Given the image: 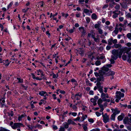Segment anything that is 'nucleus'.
Returning a JSON list of instances; mask_svg holds the SVG:
<instances>
[{"instance_id":"f257e3e1","label":"nucleus","mask_w":131,"mask_h":131,"mask_svg":"<svg viewBox=\"0 0 131 131\" xmlns=\"http://www.w3.org/2000/svg\"><path fill=\"white\" fill-rule=\"evenodd\" d=\"M102 69L103 70V72H100V74L101 75H103V76H109L111 75L113 76L115 74V72L113 71H109L108 72H107L108 70V68L104 66L102 68Z\"/></svg>"},{"instance_id":"f03ea898","label":"nucleus","mask_w":131,"mask_h":131,"mask_svg":"<svg viewBox=\"0 0 131 131\" xmlns=\"http://www.w3.org/2000/svg\"><path fill=\"white\" fill-rule=\"evenodd\" d=\"M101 72H103V70L102 69V70H99V72H95V75L96 77L99 76V77L96 78V79L98 81H103L104 80L103 75H101L100 74Z\"/></svg>"},{"instance_id":"7ed1b4c3","label":"nucleus","mask_w":131,"mask_h":131,"mask_svg":"<svg viewBox=\"0 0 131 131\" xmlns=\"http://www.w3.org/2000/svg\"><path fill=\"white\" fill-rule=\"evenodd\" d=\"M112 55L111 58L115 60H116L118 58V50L114 49L112 51Z\"/></svg>"},{"instance_id":"20e7f679","label":"nucleus","mask_w":131,"mask_h":131,"mask_svg":"<svg viewBox=\"0 0 131 131\" xmlns=\"http://www.w3.org/2000/svg\"><path fill=\"white\" fill-rule=\"evenodd\" d=\"M102 117L103 118V121L104 123H106L109 121V116L106 113L104 115H103Z\"/></svg>"},{"instance_id":"39448f33","label":"nucleus","mask_w":131,"mask_h":131,"mask_svg":"<svg viewBox=\"0 0 131 131\" xmlns=\"http://www.w3.org/2000/svg\"><path fill=\"white\" fill-rule=\"evenodd\" d=\"M116 97L119 100H120L121 97H123L124 96V94L121 93L120 91H117L116 92Z\"/></svg>"},{"instance_id":"423d86ee","label":"nucleus","mask_w":131,"mask_h":131,"mask_svg":"<svg viewBox=\"0 0 131 131\" xmlns=\"http://www.w3.org/2000/svg\"><path fill=\"white\" fill-rule=\"evenodd\" d=\"M21 126L24 127L23 124L21 123H15L13 124V126L12 127V128L15 129L17 128L20 127Z\"/></svg>"},{"instance_id":"0eeeda50","label":"nucleus","mask_w":131,"mask_h":131,"mask_svg":"<svg viewBox=\"0 0 131 131\" xmlns=\"http://www.w3.org/2000/svg\"><path fill=\"white\" fill-rule=\"evenodd\" d=\"M82 96V93L80 92L77 93L75 95L74 97H72V99H73L74 97H75L76 99V100H80V99L81 98Z\"/></svg>"},{"instance_id":"6e6552de","label":"nucleus","mask_w":131,"mask_h":131,"mask_svg":"<svg viewBox=\"0 0 131 131\" xmlns=\"http://www.w3.org/2000/svg\"><path fill=\"white\" fill-rule=\"evenodd\" d=\"M80 31L82 33V35L85 36V31L84 29V27H81L79 28Z\"/></svg>"},{"instance_id":"1a4fd4ad","label":"nucleus","mask_w":131,"mask_h":131,"mask_svg":"<svg viewBox=\"0 0 131 131\" xmlns=\"http://www.w3.org/2000/svg\"><path fill=\"white\" fill-rule=\"evenodd\" d=\"M111 110L112 111V112H113V114L115 115H116V114L119 113H120V111H118L117 108H116L115 109H111Z\"/></svg>"},{"instance_id":"9d476101","label":"nucleus","mask_w":131,"mask_h":131,"mask_svg":"<svg viewBox=\"0 0 131 131\" xmlns=\"http://www.w3.org/2000/svg\"><path fill=\"white\" fill-rule=\"evenodd\" d=\"M67 123L69 125L71 124H72L73 125H75L76 124L74 121L72 120L71 119H69L67 121Z\"/></svg>"},{"instance_id":"9b49d317","label":"nucleus","mask_w":131,"mask_h":131,"mask_svg":"<svg viewBox=\"0 0 131 131\" xmlns=\"http://www.w3.org/2000/svg\"><path fill=\"white\" fill-rule=\"evenodd\" d=\"M131 50V48H124V50L125 51V53H126L127 54H128V53Z\"/></svg>"},{"instance_id":"f8f14e48","label":"nucleus","mask_w":131,"mask_h":131,"mask_svg":"<svg viewBox=\"0 0 131 131\" xmlns=\"http://www.w3.org/2000/svg\"><path fill=\"white\" fill-rule=\"evenodd\" d=\"M124 115L123 114H122L121 115L119 116L118 117V120L120 121L122 120L123 119V118L124 117Z\"/></svg>"},{"instance_id":"ddd939ff","label":"nucleus","mask_w":131,"mask_h":131,"mask_svg":"<svg viewBox=\"0 0 131 131\" xmlns=\"http://www.w3.org/2000/svg\"><path fill=\"white\" fill-rule=\"evenodd\" d=\"M39 94L41 96H45L47 95L46 92L44 91L39 92Z\"/></svg>"},{"instance_id":"4468645a","label":"nucleus","mask_w":131,"mask_h":131,"mask_svg":"<svg viewBox=\"0 0 131 131\" xmlns=\"http://www.w3.org/2000/svg\"><path fill=\"white\" fill-rule=\"evenodd\" d=\"M124 123L125 124H126L127 123H128V117H125L123 120Z\"/></svg>"},{"instance_id":"2eb2a0df","label":"nucleus","mask_w":131,"mask_h":131,"mask_svg":"<svg viewBox=\"0 0 131 131\" xmlns=\"http://www.w3.org/2000/svg\"><path fill=\"white\" fill-rule=\"evenodd\" d=\"M120 4L122 7L124 8H126L127 7V4L125 3H123L122 4L120 3Z\"/></svg>"},{"instance_id":"dca6fc26","label":"nucleus","mask_w":131,"mask_h":131,"mask_svg":"<svg viewBox=\"0 0 131 131\" xmlns=\"http://www.w3.org/2000/svg\"><path fill=\"white\" fill-rule=\"evenodd\" d=\"M114 46L115 48H121L122 47L121 45L119 44H116L114 45Z\"/></svg>"},{"instance_id":"f3484780","label":"nucleus","mask_w":131,"mask_h":131,"mask_svg":"<svg viewBox=\"0 0 131 131\" xmlns=\"http://www.w3.org/2000/svg\"><path fill=\"white\" fill-rule=\"evenodd\" d=\"M106 97L107 98H108V95L107 94H105L104 93H102L101 95V97Z\"/></svg>"},{"instance_id":"a211bd4d","label":"nucleus","mask_w":131,"mask_h":131,"mask_svg":"<svg viewBox=\"0 0 131 131\" xmlns=\"http://www.w3.org/2000/svg\"><path fill=\"white\" fill-rule=\"evenodd\" d=\"M63 126L65 128H67L69 127V124L67 122H65L63 124Z\"/></svg>"},{"instance_id":"6ab92c4d","label":"nucleus","mask_w":131,"mask_h":131,"mask_svg":"<svg viewBox=\"0 0 131 131\" xmlns=\"http://www.w3.org/2000/svg\"><path fill=\"white\" fill-rule=\"evenodd\" d=\"M92 18L93 19H96L97 18V16L95 14H92L91 16Z\"/></svg>"},{"instance_id":"aec40b11","label":"nucleus","mask_w":131,"mask_h":131,"mask_svg":"<svg viewBox=\"0 0 131 131\" xmlns=\"http://www.w3.org/2000/svg\"><path fill=\"white\" fill-rule=\"evenodd\" d=\"M105 57L104 56H102L100 57L98 56L96 58V59L98 60L99 59H104Z\"/></svg>"},{"instance_id":"412c9836","label":"nucleus","mask_w":131,"mask_h":131,"mask_svg":"<svg viewBox=\"0 0 131 131\" xmlns=\"http://www.w3.org/2000/svg\"><path fill=\"white\" fill-rule=\"evenodd\" d=\"M116 5L115 7V8L116 9L119 10L120 8V6L119 4H118L116 3V4H115Z\"/></svg>"},{"instance_id":"4be33fe9","label":"nucleus","mask_w":131,"mask_h":131,"mask_svg":"<svg viewBox=\"0 0 131 131\" xmlns=\"http://www.w3.org/2000/svg\"><path fill=\"white\" fill-rule=\"evenodd\" d=\"M115 115L112 114L110 118L112 120L114 121L115 120Z\"/></svg>"},{"instance_id":"5701e85b","label":"nucleus","mask_w":131,"mask_h":131,"mask_svg":"<svg viewBox=\"0 0 131 131\" xmlns=\"http://www.w3.org/2000/svg\"><path fill=\"white\" fill-rule=\"evenodd\" d=\"M95 64L97 66H99L101 64V62L100 61L97 60L95 62Z\"/></svg>"},{"instance_id":"b1692460","label":"nucleus","mask_w":131,"mask_h":131,"mask_svg":"<svg viewBox=\"0 0 131 131\" xmlns=\"http://www.w3.org/2000/svg\"><path fill=\"white\" fill-rule=\"evenodd\" d=\"M128 57L129 59L128 60V61L129 62H131V59L130 58H131V51L128 54Z\"/></svg>"},{"instance_id":"393cba45","label":"nucleus","mask_w":131,"mask_h":131,"mask_svg":"<svg viewBox=\"0 0 131 131\" xmlns=\"http://www.w3.org/2000/svg\"><path fill=\"white\" fill-rule=\"evenodd\" d=\"M102 101H103L101 99H99L97 101V103L99 105L100 104H101L102 103Z\"/></svg>"},{"instance_id":"a878e982","label":"nucleus","mask_w":131,"mask_h":131,"mask_svg":"<svg viewBox=\"0 0 131 131\" xmlns=\"http://www.w3.org/2000/svg\"><path fill=\"white\" fill-rule=\"evenodd\" d=\"M40 19H46L45 16L44 14L41 15L40 16Z\"/></svg>"},{"instance_id":"bb28decb","label":"nucleus","mask_w":131,"mask_h":131,"mask_svg":"<svg viewBox=\"0 0 131 131\" xmlns=\"http://www.w3.org/2000/svg\"><path fill=\"white\" fill-rule=\"evenodd\" d=\"M107 28H108L110 30L112 31L113 27L112 26H106Z\"/></svg>"},{"instance_id":"cd10ccee","label":"nucleus","mask_w":131,"mask_h":131,"mask_svg":"<svg viewBox=\"0 0 131 131\" xmlns=\"http://www.w3.org/2000/svg\"><path fill=\"white\" fill-rule=\"evenodd\" d=\"M75 29V28L74 27H73V29L69 30L68 31L70 33H72L73 32L74 30Z\"/></svg>"},{"instance_id":"c85d7f7f","label":"nucleus","mask_w":131,"mask_h":131,"mask_svg":"<svg viewBox=\"0 0 131 131\" xmlns=\"http://www.w3.org/2000/svg\"><path fill=\"white\" fill-rule=\"evenodd\" d=\"M98 30V31L99 34H102L103 33V30L102 29L100 28H98L97 29Z\"/></svg>"},{"instance_id":"c756f323","label":"nucleus","mask_w":131,"mask_h":131,"mask_svg":"<svg viewBox=\"0 0 131 131\" xmlns=\"http://www.w3.org/2000/svg\"><path fill=\"white\" fill-rule=\"evenodd\" d=\"M87 117V116L86 115H83L82 117V121H83Z\"/></svg>"},{"instance_id":"7c9ffc66","label":"nucleus","mask_w":131,"mask_h":131,"mask_svg":"<svg viewBox=\"0 0 131 131\" xmlns=\"http://www.w3.org/2000/svg\"><path fill=\"white\" fill-rule=\"evenodd\" d=\"M98 82L96 84V85L98 88L101 87V83L100 82V81Z\"/></svg>"},{"instance_id":"2f4dec72","label":"nucleus","mask_w":131,"mask_h":131,"mask_svg":"<svg viewBox=\"0 0 131 131\" xmlns=\"http://www.w3.org/2000/svg\"><path fill=\"white\" fill-rule=\"evenodd\" d=\"M0 131H10L9 130L6 129L2 127L0 128Z\"/></svg>"},{"instance_id":"473e14b6","label":"nucleus","mask_w":131,"mask_h":131,"mask_svg":"<svg viewBox=\"0 0 131 131\" xmlns=\"http://www.w3.org/2000/svg\"><path fill=\"white\" fill-rule=\"evenodd\" d=\"M118 29L117 28H116V27L115 28V29L114 30V32L115 33V34H117L118 32Z\"/></svg>"},{"instance_id":"72a5a7b5","label":"nucleus","mask_w":131,"mask_h":131,"mask_svg":"<svg viewBox=\"0 0 131 131\" xmlns=\"http://www.w3.org/2000/svg\"><path fill=\"white\" fill-rule=\"evenodd\" d=\"M123 51H120L118 52V56L119 58H121L122 54Z\"/></svg>"},{"instance_id":"f704fd0d","label":"nucleus","mask_w":131,"mask_h":131,"mask_svg":"<svg viewBox=\"0 0 131 131\" xmlns=\"http://www.w3.org/2000/svg\"><path fill=\"white\" fill-rule=\"evenodd\" d=\"M127 37L129 39L131 40V34L129 33L127 35Z\"/></svg>"},{"instance_id":"c9c22d12","label":"nucleus","mask_w":131,"mask_h":131,"mask_svg":"<svg viewBox=\"0 0 131 131\" xmlns=\"http://www.w3.org/2000/svg\"><path fill=\"white\" fill-rule=\"evenodd\" d=\"M72 108L75 111H76L77 109V107H76V105H72Z\"/></svg>"},{"instance_id":"e433bc0d","label":"nucleus","mask_w":131,"mask_h":131,"mask_svg":"<svg viewBox=\"0 0 131 131\" xmlns=\"http://www.w3.org/2000/svg\"><path fill=\"white\" fill-rule=\"evenodd\" d=\"M91 101L92 103L96 102L97 100L93 98H92L90 100Z\"/></svg>"},{"instance_id":"4c0bfd02","label":"nucleus","mask_w":131,"mask_h":131,"mask_svg":"<svg viewBox=\"0 0 131 131\" xmlns=\"http://www.w3.org/2000/svg\"><path fill=\"white\" fill-rule=\"evenodd\" d=\"M98 88L99 89V91L100 92L102 93H103V90L102 87L100 88Z\"/></svg>"},{"instance_id":"58836bf2","label":"nucleus","mask_w":131,"mask_h":131,"mask_svg":"<svg viewBox=\"0 0 131 131\" xmlns=\"http://www.w3.org/2000/svg\"><path fill=\"white\" fill-rule=\"evenodd\" d=\"M119 14L117 13L114 14L113 15V17L114 18H116V17H117L118 15Z\"/></svg>"},{"instance_id":"ea45409f","label":"nucleus","mask_w":131,"mask_h":131,"mask_svg":"<svg viewBox=\"0 0 131 131\" xmlns=\"http://www.w3.org/2000/svg\"><path fill=\"white\" fill-rule=\"evenodd\" d=\"M53 78H57L58 76V74H54V73H53L52 75Z\"/></svg>"},{"instance_id":"a19ab883","label":"nucleus","mask_w":131,"mask_h":131,"mask_svg":"<svg viewBox=\"0 0 131 131\" xmlns=\"http://www.w3.org/2000/svg\"><path fill=\"white\" fill-rule=\"evenodd\" d=\"M89 10L87 9H84L83 12L85 13H89Z\"/></svg>"},{"instance_id":"79ce46f5","label":"nucleus","mask_w":131,"mask_h":131,"mask_svg":"<svg viewBox=\"0 0 131 131\" xmlns=\"http://www.w3.org/2000/svg\"><path fill=\"white\" fill-rule=\"evenodd\" d=\"M37 127H38V128H42V127L41 125L38 124L36 125V126H35V128H36Z\"/></svg>"},{"instance_id":"37998d69","label":"nucleus","mask_w":131,"mask_h":131,"mask_svg":"<svg viewBox=\"0 0 131 131\" xmlns=\"http://www.w3.org/2000/svg\"><path fill=\"white\" fill-rule=\"evenodd\" d=\"M114 59L112 58L110 60V61L111 62V63L112 64H113L115 63V61L114 60Z\"/></svg>"},{"instance_id":"c03bdc74","label":"nucleus","mask_w":131,"mask_h":131,"mask_svg":"<svg viewBox=\"0 0 131 131\" xmlns=\"http://www.w3.org/2000/svg\"><path fill=\"white\" fill-rule=\"evenodd\" d=\"M17 79L18 80V83H22L23 82V80L22 79H21L20 78H17Z\"/></svg>"},{"instance_id":"a18cd8bd","label":"nucleus","mask_w":131,"mask_h":131,"mask_svg":"<svg viewBox=\"0 0 131 131\" xmlns=\"http://www.w3.org/2000/svg\"><path fill=\"white\" fill-rule=\"evenodd\" d=\"M65 129L64 127H61L60 128V129L59 131H64Z\"/></svg>"},{"instance_id":"49530a36","label":"nucleus","mask_w":131,"mask_h":131,"mask_svg":"<svg viewBox=\"0 0 131 131\" xmlns=\"http://www.w3.org/2000/svg\"><path fill=\"white\" fill-rule=\"evenodd\" d=\"M123 59L124 60H126V56L125 55H123L122 57Z\"/></svg>"},{"instance_id":"de8ad7c7","label":"nucleus","mask_w":131,"mask_h":131,"mask_svg":"<svg viewBox=\"0 0 131 131\" xmlns=\"http://www.w3.org/2000/svg\"><path fill=\"white\" fill-rule=\"evenodd\" d=\"M108 4H106L103 6V7H102V8L103 9H105L106 8H107L108 7Z\"/></svg>"},{"instance_id":"09e8293b","label":"nucleus","mask_w":131,"mask_h":131,"mask_svg":"<svg viewBox=\"0 0 131 131\" xmlns=\"http://www.w3.org/2000/svg\"><path fill=\"white\" fill-rule=\"evenodd\" d=\"M110 2V3L113 5H115V4H116V3L114 2V0H111Z\"/></svg>"},{"instance_id":"8fccbe9b","label":"nucleus","mask_w":131,"mask_h":131,"mask_svg":"<svg viewBox=\"0 0 131 131\" xmlns=\"http://www.w3.org/2000/svg\"><path fill=\"white\" fill-rule=\"evenodd\" d=\"M89 121L91 123H93L94 122V121L93 119L90 118L88 119Z\"/></svg>"},{"instance_id":"3c124183","label":"nucleus","mask_w":131,"mask_h":131,"mask_svg":"<svg viewBox=\"0 0 131 131\" xmlns=\"http://www.w3.org/2000/svg\"><path fill=\"white\" fill-rule=\"evenodd\" d=\"M100 26H99V25H98L97 24H95L94 25V27L95 28H99Z\"/></svg>"},{"instance_id":"603ef678","label":"nucleus","mask_w":131,"mask_h":131,"mask_svg":"<svg viewBox=\"0 0 131 131\" xmlns=\"http://www.w3.org/2000/svg\"><path fill=\"white\" fill-rule=\"evenodd\" d=\"M86 20L88 23H89L90 21V19L89 17H87L86 19Z\"/></svg>"},{"instance_id":"864d4df0","label":"nucleus","mask_w":131,"mask_h":131,"mask_svg":"<svg viewBox=\"0 0 131 131\" xmlns=\"http://www.w3.org/2000/svg\"><path fill=\"white\" fill-rule=\"evenodd\" d=\"M95 113L96 115L98 116H100L101 115V114L100 113L97 112H96Z\"/></svg>"},{"instance_id":"5fc2aeb1","label":"nucleus","mask_w":131,"mask_h":131,"mask_svg":"<svg viewBox=\"0 0 131 131\" xmlns=\"http://www.w3.org/2000/svg\"><path fill=\"white\" fill-rule=\"evenodd\" d=\"M29 8H27L26 9H23V10H22V11L23 12H26L27 11V10H28V9H29Z\"/></svg>"},{"instance_id":"6e6d98bb","label":"nucleus","mask_w":131,"mask_h":131,"mask_svg":"<svg viewBox=\"0 0 131 131\" xmlns=\"http://www.w3.org/2000/svg\"><path fill=\"white\" fill-rule=\"evenodd\" d=\"M117 42V40L116 39H115L113 40V43L114 44H116Z\"/></svg>"},{"instance_id":"4d7b16f0","label":"nucleus","mask_w":131,"mask_h":131,"mask_svg":"<svg viewBox=\"0 0 131 131\" xmlns=\"http://www.w3.org/2000/svg\"><path fill=\"white\" fill-rule=\"evenodd\" d=\"M83 128L85 131H86L87 129V127L85 125H84L83 126Z\"/></svg>"},{"instance_id":"13d9d810","label":"nucleus","mask_w":131,"mask_h":131,"mask_svg":"<svg viewBox=\"0 0 131 131\" xmlns=\"http://www.w3.org/2000/svg\"><path fill=\"white\" fill-rule=\"evenodd\" d=\"M80 119V117H78L77 118H75L74 119V121H77L79 120Z\"/></svg>"},{"instance_id":"bf43d9fd","label":"nucleus","mask_w":131,"mask_h":131,"mask_svg":"<svg viewBox=\"0 0 131 131\" xmlns=\"http://www.w3.org/2000/svg\"><path fill=\"white\" fill-rule=\"evenodd\" d=\"M53 128L54 129L56 130L58 128L55 125H53Z\"/></svg>"},{"instance_id":"052dcab7","label":"nucleus","mask_w":131,"mask_h":131,"mask_svg":"<svg viewBox=\"0 0 131 131\" xmlns=\"http://www.w3.org/2000/svg\"><path fill=\"white\" fill-rule=\"evenodd\" d=\"M119 19L120 21H122L123 20L124 18L123 17H120L119 18Z\"/></svg>"},{"instance_id":"680f3d73","label":"nucleus","mask_w":131,"mask_h":131,"mask_svg":"<svg viewBox=\"0 0 131 131\" xmlns=\"http://www.w3.org/2000/svg\"><path fill=\"white\" fill-rule=\"evenodd\" d=\"M79 53L81 55H82L83 54V51L81 50L79 52Z\"/></svg>"},{"instance_id":"e2e57ef3","label":"nucleus","mask_w":131,"mask_h":131,"mask_svg":"<svg viewBox=\"0 0 131 131\" xmlns=\"http://www.w3.org/2000/svg\"><path fill=\"white\" fill-rule=\"evenodd\" d=\"M127 46L129 47L131 46V43L130 42H128L126 44Z\"/></svg>"},{"instance_id":"0e129e2a","label":"nucleus","mask_w":131,"mask_h":131,"mask_svg":"<svg viewBox=\"0 0 131 131\" xmlns=\"http://www.w3.org/2000/svg\"><path fill=\"white\" fill-rule=\"evenodd\" d=\"M105 24L107 25H108L110 24V22L109 21H107L105 22Z\"/></svg>"},{"instance_id":"69168bd1","label":"nucleus","mask_w":131,"mask_h":131,"mask_svg":"<svg viewBox=\"0 0 131 131\" xmlns=\"http://www.w3.org/2000/svg\"><path fill=\"white\" fill-rule=\"evenodd\" d=\"M96 78L94 77L90 79L91 81H93L94 80H96Z\"/></svg>"},{"instance_id":"338daca9","label":"nucleus","mask_w":131,"mask_h":131,"mask_svg":"<svg viewBox=\"0 0 131 131\" xmlns=\"http://www.w3.org/2000/svg\"><path fill=\"white\" fill-rule=\"evenodd\" d=\"M111 48V47L110 46H107L106 47V49L108 50H109Z\"/></svg>"},{"instance_id":"774afa93","label":"nucleus","mask_w":131,"mask_h":131,"mask_svg":"<svg viewBox=\"0 0 131 131\" xmlns=\"http://www.w3.org/2000/svg\"><path fill=\"white\" fill-rule=\"evenodd\" d=\"M99 131V129H93L92 130H90V131Z\"/></svg>"}]
</instances>
